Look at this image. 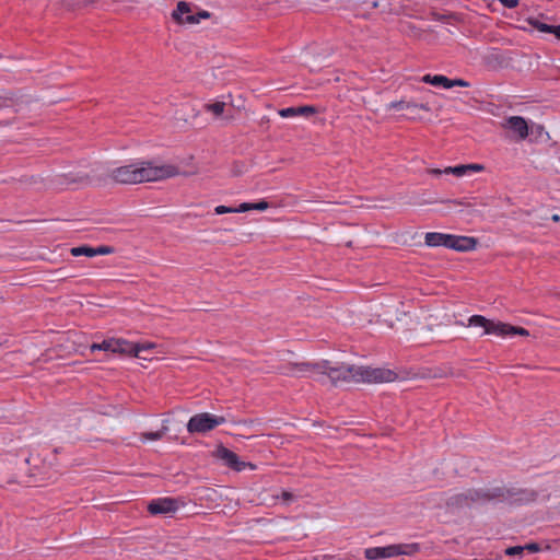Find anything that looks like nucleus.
<instances>
[{
	"label": "nucleus",
	"instance_id": "f257e3e1",
	"mask_svg": "<svg viewBox=\"0 0 560 560\" xmlns=\"http://www.w3.org/2000/svg\"><path fill=\"white\" fill-rule=\"evenodd\" d=\"M320 374L327 375L332 385L340 383L365 382V383H388L394 382L398 375L389 369L357 366L346 363L332 365L330 361L323 360Z\"/></svg>",
	"mask_w": 560,
	"mask_h": 560
},
{
	"label": "nucleus",
	"instance_id": "f03ea898",
	"mask_svg": "<svg viewBox=\"0 0 560 560\" xmlns=\"http://www.w3.org/2000/svg\"><path fill=\"white\" fill-rule=\"evenodd\" d=\"M178 174L179 170L175 165L155 166L151 161H141L115 167L108 176L117 184L135 185L171 178Z\"/></svg>",
	"mask_w": 560,
	"mask_h": 560
},
{
	"label": "nucleus",
	"instance_id": "7ed1b4c3",
	"mask_svg": "<svg viewBox=\"0 0 560 560\" xmlns=\"http://www.w3.org/2000/svg\"><path fill=\"white\" fill-rule=\"evenodd\" d=\"M468 495L471 503H503L509 506H525L535 503L539 492L532 488L498 486L493 488H470Z\"/></svg>",
	"mask_w": 560,
	"mask_h": 560
},
{
	"label": "nucleus",
	"instance_id": "20e7f679",
	"mask_svg": "<svg viewBox=\"0 0 560 560\" xmlns=\"http://www.w3.org/2000/svg\"><path fill=\"white\" fill-rule=\"evenodd\" d=\"M419 551L418 544L388 545L385 547H372L364 550L368 560L393 558L400 555L411 556Z\"/></svg>",
	"mask_w": 560,
	"mask_h": 560
},
{
	"label": "nucleus",
	"instance_id": "39448f33",
	"mask_svg": "<svg viewBox=\"0 0 560 560\" xmlns=\"http://www.w3.org/2000/svg\"><path fill=\"white\" fill-rule=\"evenodd\" d=\"M225 422L222 416H214L208 412H201L192 416L187 423V431L194 433H207L218 425Z\"/></svg>",
	"mask_w": 560,
	"mask_h": 560
},
{
	"label": "nucleus",
	"instance_id": "423d86ee",
	"mask_svg": "<svg viewBox=\"0 0 560 560\" xmlns=\"http://www.w3.org/2000/svg\"><path fill=\"white\" fill-rule=\"evenodd\" d=\"M469 326L482 327L483 335H497L501 337L509 336V327L510 324L503 322H494L492 319H488L482 315H472L468 319Z\"/></svg>",
	"mask_w": 560,
	"mask_h": 560
},
{
	"label": "nucleus",
	"instance_id": "0eeeda50",
	"mask_svg": "<svg viewBox=\"0 0 560 560\" xmlns=\"http://www.w3.org/2000/svg\"><path fill=\"white\" fill-rule=\"evenodd\" d=\"M214 456L221 460L224 462V464L235 470V471H242L243 469H245L246 466H249L250 468H254L255 466L250 463H245V462H242L240 460V457L236 453H234L233 451L229 450L228 447H225L224 445L220 444L217 446L215 451H214Z\"/></svg>",
	"mask_w": 560,
	"mask_h": 560
},
{
	"label": "nucleus",
	"instance_id": "6e6552de",
	"mask_svg": "<svg viewBox=\"0 0 560 560\" xmlns=\"http://www.w3.org/2000/svg\"><path fill=\"white\" fill-rule=\"evenodd\" d=\"M178 501L174 498H159L148 504V512L152 515L171 514L178 510Z\"/></svg>",
	"mask_w": 560,
	"mask_h": 560
},
{
	"label": "nucleus",
	"instance_id": "1a4fd4ad",
	"mask_svg": "<svg viewBox=\"0 0 560 560\" xmlns=\"http://www.w3.org/2000/svg\"><path fill=\"white\" fill-rule=\"evenodd\" d=\"M153 348L152 343L139 345V343H132L124 339H117L115 340V347L114 352L120 353V354H129L131 357L139 358L140 352L144 349Z\"/></svg>",
	"mask_w": 560,
	"mask_h": 560
},
{
	"label": "nucleus",
	"instance_id": "9d476101",
	"mask_svg": "<svg viewBox=\"0 0 560 560\" xmlns=\"http://www.w3.org/2000/svg\"><path fill=\"white\" fill-rule=\"evenodd\" d=\"M503 127L514 131L522 140L528 136V124L524 117L511 116L505 119Z\"/></svg>",
	"mask_w": 560,
	"mask_h": 560
},
{
	"label": "nucleus",
	"instance_id": "9b49d317",
	"mask_svg": "<svg viewBox=\"0 0 560 560\" xmlns=\"http://www.w3.org/2000/svg\"><path fill=\"white\" fill-rule=\"evenodd\" d=\"M425 245L430 247L445 246L452 249L453 234L429 232L425 234Z\"/></svg>",
	"mask_w": 560,
	"mask_h": 560
},
{
	"label": "nucleus",
	"instance_id": "f8f14e48",
	"mask_svg": "<svg viewBox=\"0 0 560 560\" xmlns=\"http://www.w3.org/2000/svg\"><path fill=\"white\" fill-rule=\"evenodd\" d=\"M470 495H468V489L465 492L456 493L452 497H450L446 502L445 506L447 510L456 511L462 510L464 508H470L472 505L471 501L469 500Z\"/></svg>",
	"mask_w": 560,
	"mask_h": 560
},
{
	"label": "nucleus",
	"instance_id": "ddd939ff",
	"mask_svg": "<svg viewBox=\"0 0 560 560\" xmlns=\"http://www.w3.org/2000/svg\"><path fill=\"white\" fill-rule=\"evenodd\" d=\"M318 113V109L313 105H304L298 107H287L279 110V115L283 118L294 117V116H305L310 117Z\"/></svg>",
	"mask_w": 560,
	"mask_h": 560
},
{
	"label": "nucleus",
	"instance_id": "4468645a",
	"mask_svg": "<svg viewBox=\"0 0 560 560\" xmlns=\"http://www.w3.org/2000/svg\"><path fill=\"white\" fill-rule=\"evenodd\" d=\"M478 240L471 236L453 235L452 249L457 252H469L477 247Z\"/></svg>",
	"mask_w": 560,
	"mask_h": 560
},
{
	"label": "nucleus",
	"instance_id": "2eb2a0df",
	"mask_svg": "<svg viewBox=\"0 0 560 560\" xmlns=\"http://www.w3.org/2000/svg\"><path fill=\"white\" fill-rule=\"evenodd\" d=\"M322 368H325V365H323L322 361H320V362H316V363H311V362L290 363L288 369H289L290 372H294V371H299V372L313 371V372H316V373L320 374Z\"/></svg>",
	"mask_w": 560,
	"mask_h": 560
},
{
	"label": "nucleus",
	"instance_id": "dca6fc26",
	"mask_svg": "<svg viewBox=\"0 0 560 560\" xmlns=\"http://www.w3.org/2000/svg\"><path fill=\"white\" fill-rule=\"evenodd\" d=\"M190 12H191V9H190L189 3H187L186 1H179L177 3L176 10L172 13V16L179 24H186L184 22L185 18L183 15L184 14L188 15V14H190Z\"/></svg>",
	"mask_w": 560,
	"mask_h": 560
},
{
	"label": "nucleus",
	"instance_id": "f3484780",
	"mask_svg": "<svg viewBox=\"0 0 560 560\" xmlns=\"http://www.w3.org/2000/svg\"><path fill=\"white\" fill-rule=\"evenodd\" d=\"M527 23L540 33L551 34L553 25L541 22L536 18H528Z\"/></svg>",
	"mask_w": 560,
	"mask_h": 560
},
{
	"label": "nucleus",
	"instance_id": "a211bd4d",
	"mask_svg": "<svg viewBox=\"0 0 560 560\" xmlns=\"http://www.w3.org/2000/svg\"><path fill=\"white\" fill-rule=\"evenodd\" d=\"M417 107H418L417 103L406 102V101H394L387 105V109H396V110L410 109V108L415 109Z\"/></svg>",
	"mask_w": 560,
	"mask_h": 560
},
{
	"label": "nucleus",
	"instance_id": "6ab92c4d",
	"mask_svg": "<svg viewBox=\"0 0 560 560\" xmlns=\"http://www.w3.org/2000/svg\"><path fill=\"white\" fill-rule=\"evenodd\" d=\"M211 13L205 10H200L197 14H188L185 16L184 22L186 24H197L201 19H209Z\"/></svg>",
	"mask_w": 560,
	"mask_h": 560
},
{
	"label": "nucleus",
	"instance_id": "aec40b11",
	"mask_svg": "<svg viewBox=\"0 0 560 560\" xmlns=\"http://www.w3.org/2000/svg\"><path fill=\"white\" fill-rule=\"evenodd\" d=\"M167 431L166 427H163L161 430L155 432H143L141 433L142 441H159L162 440Z\"/></svg>",
	"mask_w": 560,
	"mask_h": 560
},
{
	"label": "nucleus",
	"instance_id": "412c9836",
	"mask_svg": "<svg viewBox=\"0 0 560 560\" xmlns=\"http://www.w3.org/2000/svg\"><path fill=\"white\" fill-rule=\"evenodd\" d=\"M70 253L74 257H79V256L94 257L93 247L88 246V245L72 247Z\"/></svg>",
	"mask_w": 560,
	"mask_h": 560
},
{
	"label": "nucleus",
	"instance_id": "4be33fe9",
	"mask_svg": "<svg viewBox=\"0 0 560 560\" xmlns=\"http://www.w3.org/2000/svg\"><path fill=\"white\" fill-rule=\"evenodd\" d=\"M114 347H115V340L110 339V340H104L102 343L92 345L91 350L94 351L97 349V350H105V351L114 352Z\"/></svg>",
	"mask_w": 560,
	"mask_h": 560
},
{
	"label": "nucleus",
	"instance_id": "5701e85b",
	"mask_svg": "<svg viewBox=\"0 0 560 560\" xmlns=\"http://www.w3.org/2000/svg\"><path fill=\"white\" fill-rule=\"evenodd\" d=\"M445 174H453L455 176H463L467 173V166L465 164L456 165V166H450L444 170Z\"/></svg>",
	"mask_w": 560,
	"mask_h": 560
},
{
	"label": "nucleus",
	"instance_id": "b1692460",
	"mask_svg": "<svg viewBox=\"0 0 560 560\" xmlns=\"http://www.w3.org/2000/svg\"><path fill=\"white\" fill-rule=\"evenodd\" d=\"M225 104L223 102H215L207 105L208 110L212 112L214 115L219 116L223 113Z\"/></svg>",
	"mask_w": 560,
	"mask_h": 560
},
{
	"label": "nucleus",
	"instance_id": "393cba45",
	"mask_svg": "<svg viewBox=\"0 0 560 560\" xmlns=\"http://www.w3.org/2000/svg\"><path fill=\"white\" fill-rule=\"evenodd\" d=\"M510 335H518V336L527 337V336H529V331L527 329H525L524 327L510 325L509 336Z\"/></svg>",
	"mask_w": 560,
	"mask_h": 560
},
{
	"label": "nucleus",
	"instance_id": "a878e982",
	"mask_svg": "<svg viewBox=\"0 0 560 560\" xmlns=\"http://www.w3.org/2000/svg\"><path fill=\"white\" fill-rule=\"evenodd\" d=\"M440 80H441V74H435V75L425 74L421 78L422 82L432 84L435 86H440Z\"/></svg>",
	"mask_w": 560,
	"mask_h": 560
},
{
	"label": "nucleus",
	"instance_id": "bb28decb",
	"mask_svg": "<svg viewBox=\"0 0 560 560\" xmlns=\"http://www.w3.org/2000/svg\"><path fill=\"white\" fill-rule=\"evenodd\" d=\"M114 250H115L114 247L106 246V245H102V246H98V247H93L94 256H96V255H108V254L114 253Z\"/></svg>",
	"mask_w": 560,
	"mask_h": 560
},
{
	"label": "nucleus",
	"instance_id": "cd10ccee",
	"mask_svg": "<svg viewBox=\"0 0 560 560\" xmlns=\"http://www.w3.org/2000/svg\"><path fill=\"white\" fill-rule=\"evenodd\" d=\"M504 552L510 557L522 556L524 553V548L522 546H512L508 547Z\"/></svg>",
	"mask_w": 560,
	"mask_h": 560
},
{
	"label": "nucleus",
	"instance_id": "c85d7f7f",
	"mask_svg": "<svg viewBox=\"0 0 560 560\" xmlns=\"http://www.w3.org/2000/svg\"><path fill=\"white\" fill-rule=\"evenodd\" d=\"M217 214L235 213V209L226 206H218L214 209Z\"/></svg>",
	"mask_w": 560,
	"mask_h": 560
},
{
	"label": "nucleus",
	"instance_id": "c756f323",
	"mask_svg": "<svg viewBox=\"0 0 560 560\" xmlns=\"http://www.w3.org/2000/svg\"><path fill=\"white\" fill-rule=\"evenodd\" d=\"M253 210L264 211L269 208V203L266 200H260L258 202H252Z\"/></svg>",
	"mask_w": 560,
	"mask_h": 560
},
{
	"label": "nucleus",
	"instance_id": "7c9ffc66",
	"mask_svg": "<svg viewBox=\"0 0 560 560\" xmlns=\"http://www.w3.org/2000/svg\"><path fill=\"white\" fill-rule=\"evenodd\" d=\"M440 86L445 89L453 88V79H448L447 77L441 74Z\"/></svg>",
	"mask_w": 560,
	"mask_h": 560
},
{
	"label": "nucleus",
	"instance_id": "2f4dec72",
	"mask_svg": "<svg viewBox=\"0 0 560 560\" xmlns=\"http://www.w3.org/2000/svg\"><path fill=\"white\" fill-rule=\"evenodd\" d=\"M522 547L524 548V551H529V552H537L540 550V546L537 542H530V544H527Z\"/></svg>",
	"mask_w": 560,
	"mask_h": 560
},
{
	"label": "nucleus",
	"instance_id": "473e14b6",
	"mask_svg": "<svg viewBox=\"0 0 560 560\" xmlns=\"http://www.w3.org/2000/svg\"><path fill=\"white\" fill-rule=\"evenodd\" d=\"M505 8L514 9L518 5L520 0H499Z\"/></svg>",
	"mask_w": 560,
	"mask_h": 560
},
{
	"label": "nucleus",
	"instance_id": "72a5a7b5",
	"mask_svg": "<svg viewBox=\"0 0 560 560\" xmlns=\"http://www.w3.org/2000/svg\"><path fill=\"white\" fill-rule=\"evenodd\" d=\"M234 209H235V213L236 212H246V211L253 210L252 202H243L237 208H234Z\"/></svg>",
	"mask_w": 560,
	"mask_h": 560
},
{
	"label": "nucleus",
	"instance_id": "f704fd0d",
	"mask_svg": "<svg viewBox=\"0 0 560 560\" xmlns=\"http://www.w3.org/2000/svg\"><path fill=\"white\" fill-rule=\"evenodd\" d=\"M455 373L453 372V369L448 368L446 371H442L440 370L439 373H435L434 376L435 377H448V376H454Z\"/></svg>",
	"mask_w": 560,
	"mask_h": 560
},
{
	"label": "nucleus",
	"instance_id": "c9c22d12",
	"mask_svg": "<svg viewBox=\"0 0 560 560\" xmlns=\"http://www.w3.org/2000/svg\"><path fill=\"white\" fill-rule=\"evenodd\" d=\"M470 83L468 81H465L464 79H453V88L454 86H460V88H468Z\"/></svg>",
	"mask_w": 560,
	"mask_h": 560
},
{
	"label": "nucleus",
	"instance_id": "e433bc0d",
	"mask_svg": "<svg viewBox=\"0 0 560 560\" xmlns=\"http://www.w3.org/2000/svg\"><path fill=\"white\" fill-rule=\"evenodd\" d=\"M465 166H467V171H474V172H481L485 170V166L481 165V164H476V163H472V164H465Z\"/></svg>",
	"mask_w": 560,
	"mask_h": 560
},
{
	"label": "nucleus",
	"instance_id": "4c0bfd02",
	"mask_svg": "<svg viewBox=\"0 0 560 560\" xmlns=\"http://www.w3.org/2000/svg\"><path fill=\"white\" fill-rule=\"evenodd\" d=\"M279 498H281L284 502H290L294 499V495L290 491L283 490Z\"/></svg>",
	"mask_w": 560,
	"mask_h": 560
},
{
	"label": "nucleus",
	"instance_id": "58836bf2",
	"mask_svg": "<svg viewBox=\"0 0 560 560\" xmlns=\"http://www.w3.org/2000/svg\"><path fill=\"white\" fill-rule=\"evenodd\" d=\"M499 59H501V56L492 54V55L486 57V62L490 63L493 60L499 61Z\"/></svg>",
	"mask_w": 560,
	"mask_h": 560
},
{
	"label": "nucleus",
	"instance_id": "ea45409f",
	"mask_svg": "<svg viewBox=\"0 0 560 560\" xmlns=\"http://www.w3.org/2000/svg\"><path fill=\"white\" fill-rule=\"evenodd\" d=\"M551 34H553L555 37L560 40V25H553Z\"/></svg>",
	"mask_w": 560,
	"mask_h": 560
},
{
	"label": "nucleus",
	"instance_id": "a19ab883",
	"mask_svg": "<svg viewBox=\"0 0 560 560\" xmlns=\"http://www.w3.org/2000/svg\"><path fill=\"white\" fill-rule=\"evenodd\" d=\"M90 177L89 175L80 176L79 178L71 179L72 183H83L89 182Z\"/></svg>",
	"mask_w": 560,
	"mask_h": 560
},
{
	"label": "nucleus",
	"instance_id": "79ce46f5",
	"mask_svg": "<svg viewBox=\"0 0 560 560\" xmlns=\"http://www.w3.org/2000/svg\"><path fill=\"white\" fill-rule=\"evenodd\" d=\"M428 173L431 174V175H434V176H439L442 173H444V170L442 171L440 168H430V170H428Z\"/></svg>",
	"mask_w": 560,
	"mask_h": 560
},
{
	"label": "nucleus",
	"instance_id": "37998d69",
	"mask_svg": "<svg viewBox=\"0 0 560 560\" xmlns=\"http://www.w3.org/2000/svg\"><path fill=\"white\" fill-rule=\"evenodd\" d=\"M417 108L423 109L425 112H430L431 110V108L429 107L428 104H418Z\"/></svg>",
	"mask_w": 560,
	"mask_h": 560
},
{
	"label": "nucleus",
	"instance_id": "c03bdc74",
	"mask_svg": "<svg viewBox=\"0 0 560 560\" xmlns=\"http://www.w3.org/2000/svg\"><path fill=\"white\" fill-rule=\"evenodd\" d=\"M551 220H552L553 222H560V215H559V214H553V215L551 217Z\"/></svg>",
	"mask_w": 560,
	"mask_h": 560
},
{
	"label": "nucleus",
	"instance_id": "a18cd8bd",
	"mask_svg": "<svg viewBox=\"0 0 560 560\" xmlns=\"http://www.w3.org/2000/svg\"><path fill=\"white\" fill-rule=\"evenodd\" d=\"M446 19H447V16H445V15H438L436 16V20H439V21H445Z\"/></svg>",
	"mask_w": 560,
	"mask_h": 560
},
{
	"label": "nucleus",
	"instance_id": "49530a36",
	"mask_svg": "<svg viewBox=\"0 0 560 560\" xmlns=\"http://www.w3.org/2000/svg\"><path fill=\"white\" fill-rule=\"evenodd\" d=\"M558 296L560 298V293L558 294Z\"/></svg>",
	"mask_w": 560,
	"mask_h": 560
}]
</instances>
